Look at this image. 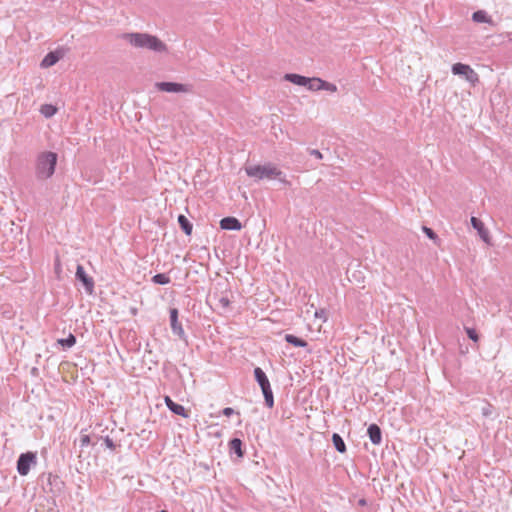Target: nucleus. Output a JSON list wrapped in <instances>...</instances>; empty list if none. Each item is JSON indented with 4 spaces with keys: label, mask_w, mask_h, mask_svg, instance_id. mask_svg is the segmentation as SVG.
<instances>
[{
    "label": "nucleus",
    "mask_w": 512,
    "mask_h": 512,
    "mask_svg": "<svg viewBox=\"0 0 512 512\" xmlns=\"http://www.w3.org/2000/svg\"><path fill=\"white\" fill-rule=\"evenodd\" d=\"M133 47L147 49L157 53H166L167 45L157 36L148 33H126L123 35Z\"/></svg>",
    "instance_id": "1"
},
{
    "label": "nucleus",
    "mask_w": 512,
    "mask_h": 512,
    "mask_svg": "<svg viewBox=\"0 0 512 512\" xmlns=\"http://www.w3.org/2000/svg\"><path fill=\"white\" fill-rule=\"evenodd\" d=\"M245 172L256 181L277 179L285 185H290V182L286 179V175L275 164L270 162L264 165L246 166Z\"/></svg>",
    "instance_id": "2"
},
{
    "label": "nucleus",
    "mask_w": 512,
    "mask_h": 512,
    "mask_svg": "<svg viewBox=\"0 0 512 512\" xmlns=\"http://www.w3.org/2000/svg\"><path fill=\"white\" fill-rule=\"evenodd\" d=\"M57 164V154L51 151H45L38 155L35 166L36 177L40 180H46L55 172Z\"/></svg>",
    "instance_id": "3"
},
{
    "label": "nucleus",
    "mask_w": 512,
    "mask_h": 512,
    "mask_svg": "<svg viewBox=\"0 0 512 512\" xmlns=\"http://www.w3.org/2000/svg\"><path fill=\"white\" fill-rule=\"evenodd\" d=\"M454 75L463 76L469 83L475 85L479 81L478 74L467 64L455 63L452 65Z\"/></svg>",
    "instance_id": "4"
},
{
    "label": "nucleus",
    "mask_w": 512,
    "mask_h": 512,
    "mask_svg": "<svg viewBox=\"0 0 512 512\" xmlns=\"http://www.w3.org/2000/svg\"><path fill=\"white\" fill-rule=\"evenodd\" d=\"M155 87L162 92L167 93H190L192 92L191 84H182L176 82H156Z\"/></svg>",
    "instance_id": "5"
},
{
    "label": "nucleus",
    "mask_w": 512,
    "mask_h": 512,
    "mask_svg": "<svg viewBox=\"0 0 512 512\" xmlns=\"http://www.w3.org/2000/svg\"><path fill=\"white\" fill-rule=\"evenodd\" d=\"M37 462L36 454L33 452L22 453L17 460V471L20 475L25 476L29 473L31 465Z\"/></svg>",
    "instance_id": "6"
},
{
    "label": "nucleus",
    "mask_w": 512,
    "mask_h": 512,
    "mask_svg": "<svg viewBox=\"0 0 512 512\" xmlns=\"http://www.w3.org/2000/svg\"><path fill=\"white\" fill-rule=\"evenodd\" d=\"M75 276L76 279L83 284L85 291L91 295L94 292V280L86 274L82 265H77Z\"/></svg>",
    "instance_id": "7"
},
{
    "label": "nucleus",
    "mask_w": 512,
    "mask_h": 512,
    "mask_svg": "<svg viewBox=\"0 0 512 512\" xmlns=\"http://www.w3.org/2000/svg\"><path fill=\"white\" fill-rule=\"evenodd\" d=\"M471 225L477 230L480 238L486 242H490L489 231L485 228L484 223L477 217H471Z\"/></svg>",
    "instance_id": "8"
},
{
    "label": "nucleus",
    "mask_w": 512,
    "mask_h": 512,
    "mask_svg": "<svg viewBox=\"0 0 512 512\" xmlns=\"http://www.w3.org/2000/svg\"><path fill=\"white\" fill-rule=\"evenodd\" d=\"M170 324L173 333L182 338L184 336V330L181 323L178 321V310L176 308L170 309Z\"/></svg>",
    "instance_id": "9"
},
{
    "label": "nucleus",
    "mask_w": 512,
    "mask_h": 512,
    "mask_svg": "<svg viewBox=\"0 0 512 512\" xmlns=\"http://www.w3.org/2000/svg\"><path fill=\"white\" fill-rule=\"evenodd\" d=\"M63 54L60 51H52L49 52L41 61L40 66L42 68H48L55 65L61 58Z\"/></svg>",
    "instance_id": "10"
},
{
    "label": "nucleus",
    "mask_w": 512,
    "mask_h": 512,
    "mask_svg": "<svg viewBox=\"0 0 512 512\" xmlns=\"http://www.w3.org/2000/svg\"><path fill=\"white\" fill-rule=\"evenodd\" d=\"M220 227L224 230H240L242 225L235 217H225L220 221Z\"/></svg>",
    "instance_id": "11"
},
{
    "label": "nucleus",
    "mask_w": 512,
    "mask_h": 512,
    "mask_svg": "<svg viewBox=\"0 0 512 512\" xmlns=\"http://www.w3.org/2000/svg\"><path fill=\"white\" fill-rule=\"evenodd\" d=\"M368 436L371 442L375 445H379L382 440V432L378 425L371 424L367 429Z\"/></svg>",
    "instance_id": "12"
},
{
    "label": "nucleus",
    "mask_w": 512,
    "mask_h": 512,
    "mask_svg": "<svg viewBox=\"0 0 512 512\" xmlns=\"http://www.w3.org/2000/svg\"><path fill=\"white\" fill-rule=\"evenodd\" d=\"M284 79L286 81H289V82L295 84V85L305 86V87L310 82V78L299 75V74H294V73L285 74Z\"/></svg>",
    "instance_id": "13"
},
{
    "label": "nucleus",
    "mask_w": 512,
    "mask_h": 512,
    "mask_svg": "<svg viewBox=\"0 0 512 512\" xmlns=\"http://www.w3.org/2000/svg\"><path fill=\"white\" fill-rule=\"evenodd\" d=\"M254 376H255V379L258 382L259 386L261 387V390L270 386V382H269L265 372L260 367H256L254 369Z\"/></svg>",
    "instance_id": "14"
},
{
    "label": "nucleus",
    "mask_w": 512,
    "mask_h": 512,
    "mask_svg": "<svg viewBox=\"0 0 512 512\" xmlns=\"http://www.w3.org/2000/svg\"><path fill=\"white\" fill-rule=\"evenodd\" d=\"M178 223H179V226L180 228L183 230V232L186 234V235H191L192 233V229H193V225L192 223L187 219L186 216L184 215H179L178 216Z\"/></svg>",
    "instance_id": "15"
},
{
    "label": "nucleus",
    "mask_w": 512,
    "mask_h": 512,
    "mask_svg": "<svg viewBox=\"0 0 512 512\" xmlns=\"http://www.w3.org/2000/svg\"><path fill=\"white\" fill-rule=\"evenodd\" d=\"M242 441L239 438H233L229 442L230 450L235 453L238 457H242L244 455V451L242 449Z\"/></svg>",
    "instance_id": "16"
},
{
    "label": "nucleus",
    "mask_w": 512,
    "mask_h": 512,
    "mask_svg": "<svg viewBox=\"0 0 512 512\" xmlns=\"http://www.w3.org/2000/svg\"><path fill=\"white\" fill-rule=\"evenodd\" d=\"M473 21L477 23H489L493 24L492 19L487 15V13L483 10H478L472 15Z\"/></svg>",
    "instance_id": "17"
},
{
    "label": "nucleus",
    "mask_w": 512,
    "mask_h": 512,
    "mask_svg": "<svg viewBox=\"0 0 512 512\" xmlns=\"http://www.w3.org/2000/svg\"><path fill=\"white\" fill-rule=\"evenodd\" d=\"M332 442L334 444L335 449L339 453H345L346 452L345 442H344L343 438L338 433H334L332 435Z\"/></svg>",
    "instance_id": "18"
},
{
    "label": "nucleus",
    "mask_w": 512,
    "mask_h": 512,
    "mask_svg": "<svg viewBox=\"0 0 512 512\" xmlns=\"http://www.w3.org/2000/svg\"><path fill=\"white\" fill-rule=\"evenodd\" d=\"M285 340L295 347H306L308 345V343L305 340L292 334H286Z\"/></svg>",
    "instance_id": "19"
},
{
    "label": "nucleus",
    "mask_w": 512,
    "mask_h": 512,
    "mask_svg": "<svg viewBox=\"0 0 512 512\" xmlns=\"http://www.w3.org/2000/svg\"><path fill=\"white\" fill-rule=\"evenodd\" d=\"M171 412H173L176 415L182 416L184 418L189 417V412L180 404L174 402L171 404V407L169 408Z\"/></svg>",
    "instance_id": "20"
},
{
    "label": "nucleus",
    "mask_w": 512,
    "mask_h": 512,
    "mask_svg": "<svg viewBox=\"0 0 512 512\" xmlns=\"http://www.w3.org/2000/svg\"><path fill=\"white\" fill-rule=\"evenodd\" d=\"M262 393L264 396L265 404L269 408H272L274 406V397H273V392H272L271 386L266 387L265 389H262Z\"/></svg>",
    "instance_id": "21"
},
{
    "label": "nucleus",
    "mask_w": 512,
    "mask_h": 512,
    "mask_svg": "<svg viewBox=\"0 0 512 512\" xmlns=\"http://www.w3.org/2000/svg\"><path fill=\"white\" fill-rule=\"evenodd\" d=\"M57 342L64 348H71L76 343V337L70 333L67 338L58 339Z\"/></svg>",
    "instance_id": "22"
},
{
    "label": "nucleus",
    "mask_w": 512,
    "mask_h": 512,
    "mask_svg": "<svg viewBox=\"0 0 512 512\" xmlns=\"http://www.w3.org/2000/svg\"><path fill=\"white\" fill-rule=\"evenodd\" d=\"M40 112L47 118L52 117L56 114L57 109L51 104H44L41 106Z\"/></svg>",
    "instance_id": "23"
},
{
    "label": "nucleus",
    "mask_w": 512,
    "mask_h": 512,
    "mask_svg": "<svg viewBox=\"0 0 512 512\" xmlns=\"http://www.w3.org/2000/svg\"><path fill=\"white\" fill-rule=\"evenodd\" d=\"M152 281L155 284L166 285L170 283V278L164 273H159L152 277Z\"/></svg>",
    "instance_id": "24"
},
{
    "label": "nucleus",
    "mask_w": 512,
    "mask_h": 512,
    "mask_svg": "<svg viewBox=\"0 0 512 512\" xmlns=\"http://www.w3.org/2000/svg\"><path fill=\"white\" fill-rule=\"evenodd\" d=\"M322 79L320 78H310V82L306 86L311 91L322 90Z\"/></svg>",
    "instance_id": "25"
},
{
    "label": "nucleus",
    "mask_w": 512,
    "mask_h": 512,
    "mask_svg": "<svg viewBox=\"0 0 512 512\" xmlns=\"http://www.w3.org/2000/svg\"><path fill=\"white\" fill-rule=\"evenodd\" d=\"M466 334L473 342H478L479 336L474 328L465 327Z\"/></svg>",
    "instance_id": "26"
},
{
    "label": "nucleus",
    "mask_w": 512,
    "mask_h": 512,
    "mask_svg": "<svg viewBox=\"0 0 512 512\" xmlns=\"http://www.w3.org/2000/svg\"><path fill=\"white\" fill-rule=\"evenodd\" d=\"M422 230L423 232L427 235V237L433 241H437L438 240V236L437 234L429 227H426V226H423L422 227Z\"/></svg>",
    "instance_id": "27"
},
{
    "label": "nucleus",
    "mask_w": 512,
    "mask_h": 512,
    "mask_svg": "<svg viewBox=\"0 0 512 512\" xmlns=\"http://www.w3.org/2000/svg\"><path fill=\"white\" fill-rule=\"evenodd\" d=\"M321 85H322V90H327L329 92H336L337 91V87L333 83H329L327 81L322 80V84Z\"/></svg>",
    "instance_id": "28"
},
{
    "label": "nucleus",
    "mask_w": 512,
    "mask_h": 512,
    "mask_svg": "<svg viewBox=\"0 0 512 512\" xmlns=\"http://www.w3.org/2000/svg\"><path fill=\"white\" fill-rule=\"evenodd\" d=\"M218 303H219L220 307L227 309L230 306L231 302L228 299V297L222 296L218 299Z\"/></svg>",
    "instance_id": "29"
},
{
    "label": "nucleus",
    "mask_w": 512,
    "mask_h": 512,
    "mask_svg": "<svg viewBox=\"0 0 512 512\" xmlns=\"http://www.w3.org/2000/svg\"><path fill=\"white\" fill-rule=\"evenodd\" d=\"M104 443H105L106 447L109 448L110 450H115L116 449V444L114 443V441L110 437L106 436L104 438Z\"/></svg>",
    "instance_id": "30"
},
{
    "label": "nucleus",
    "mask_w": 512,
    "mask_h": 512,
    "mask_svg": "<svg viewBox=\"0 0 512 512\" xmlns=\"http://www.w3.org/2000/svg\"><path fill=\"white\" fill-rule=\"evenodd\" d=\"M80 444L82 447L89 445L90 444V436L82 435L80 438Z\"/></svg>",
    "instance_id": "31"
},
{
    "label": "nucleus",
    "mask_w": 512,
    "mask_h": 512,
    "mask_svg": "<svg viewBox=\"0 0 512 512\" xmlns=\"http://www.w3.org/2000/svg\"><path fill=\"white\" fill-rule=\"evenodd\" d=\"M221 413H222L224 416L229 417V416L233 415V414L235 413V411H234V409H233V408H231V407H226V408H224V409L221 411Z\"/></svg>",
    "instance_id": "32"
},
{
    "label": "nucleus",
    "mask_w": 512,
    "mask_h": 512,
    "mask_svg": "<svg viewBox=\"0 0 512 512\" xmlns=\"http://www.w3.org/2000/svg\"><path fill=\"white\" fill-rule=\"evenodd\" d=\"M309 153L311 155H313L314 157H316L317 159H322L323 158L322 153L319 150H317V149H310Z\"/></svg>",
    "instance_id": "33"
},
{
    "label": "nucleus",
    "mask_w": 512,
    "mask_h": 512,
    "mask_svg": "<svg viewBox=\"0 0 512 512\" xmlns=\"http://www.w3.org/2000/svg\"><path fill=\"white\" fill-rule=\"evenodd\" d=\"M164 401H165V404H166V406H167L168 408H170V407H171V404H173V403H174V401H173L169 396H165Z\"/></svg>",
    "instance_id": "34"
},
{
    "label": "nucleus",
    "mask_w": 512,
    "mask_h": 512,
    "mask_svg": "<svg viewBox=\"0 0 512 512\" xmlns=\"http://www.w3.org/2000/svg\"><path fill=\"white\" fill-rule=\"evenodd\" d=\"M490 413H491V411H490V405H488L487 407H484V408L482 409V414H483L484 416H489V415H490Z\"/></svg>",
    "instance_id": "35"
},
{
    "label": "nucleus",
    "mask_w": 512,
    "mask_h": 512,
    "mask_svg": "<svg viewBox=\"0 0 512 512\" xmlns=\"http://www.w3.org/2000/svg\"><path fill=\"white\" fill-rule=\"evenodd\" d=\"M359 504H360V505H365V504H366L365 499H361V500H359Z\"/></svg>",
    "instance_id": "36"
},
{
    "label": "nucleus",
    "mask_w": 512,
    "mask_h": 512,
    "mask_svg": "<svg viewBox=\"0 0 512 512\" xmlns=\"http://www.w3.org/2000/svg\"><path fill=\"white\" fill-rule=\"evenodd\" d=\"M59 266H60V264H59V260L57 259V260H56V269H57Z\"/></svg>",
    "instance_id": "37"
},
{
    "label": "nucleus",
    "mask_w": 512,
    "mask_h": 512,
    "mask_svg": "<svg viewBox=\"0 0 512 512\" xmlns=\"http://www.w3.org/2000/svg\"><path fill=\"white\" fill-rule=\"evenodd\" d=\"M159 512H168V511H166V510H161V511H159Z\"/></svg>",
    "instance_id": "38"
}]
</instances>
